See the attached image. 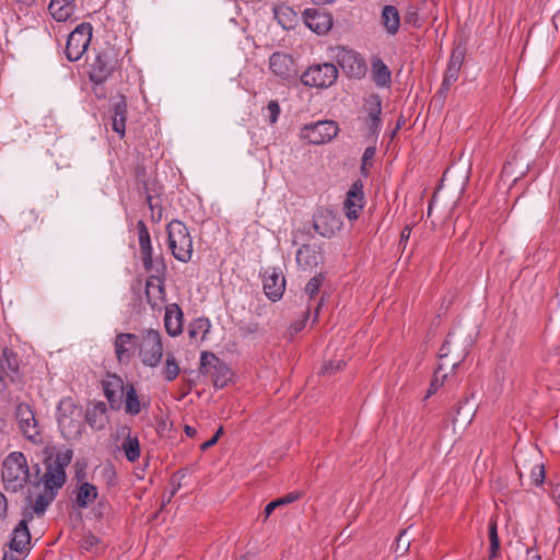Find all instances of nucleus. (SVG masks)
Wrapping results in <instances>:
<instances>
[{
    "instance_id": "obj_1",
    "label": "nucleus",
    "mask_w": 560,
    "mask_h": 560,
    "mask_svg": "<svg viewBox=\"0 0 560 560\" xmlns=\"http://www.w3.org/2000/svg\"><path fill=\"white\" fill-rule=\"evenodd\" d=\"M45 457L43 459L44 472L35 481L37 485H43L45 489L57 491L63 487L67 480L66 468L70 465L73 451L63 447L58 451L46 448Z\"/></svg>"
},
{
    "instance_id": "obj_2",
    "label": "nucleus",
    "mask_w": 560,
    "mask_h": 560,
    "mask_svg": "<svg viewBox=\"0 0 560 560\" xmlns=\"http://www.w3.org/2000/svg\"><path fill=\"white\" fill-rule=\"evenodd\" d=\"M4 489L15 493L24 488L30 480V468L22 452H11L2 463L1 470Z\"/></svg>"
},
{
    "instance_id": "obj_3",
    "label": "nucleus",
    "mask_w": 560,
    "mask_h": 560,
    "mask_svg": "<svg viewBox=\"0 0 560 560\" xmlns=\"http://www.w3.org/2000/svg\"><path fill=\"white\" fill-rule=\"evenodd\" d=\"M84 412L70 397L62 398L57 407V422L61 435L67 440H77L84 428Z\"/></svg>"
},
{
    "instance_id": "obj_4",
    "label": "nucleus",
    "mask_w": 560,
    "mask_h": 560,
    "mask_svg": "<svg viewBox=\"0 0 560 560\" xmlns=\"http://www.w3.org/2000/svg\"><path fill=\"white\" fill-rule=\"evenodd\" d=\"M121 63L120 52L114 46L106 44L95 55L90 63L89 79L101 85L117 70Z\"/></svg>"
},
{
    "instance_id": "obj_5",
    "label": "nucleus",
    "mask_w": 560,
    "mask_h": 560,
    "mask_svg": "<svg viewBox=\"0 0 560 560\" xmlns=\"http://www.w3.org/2000/svg\"><path fill=\"white\" fill-rule=\"evenodd\" d=\"M168 248L175 259L188 262L192 256V237L188 228L179 220L166 225Z\"/></svg>"
},
{
    "instance_id": "obj_6",
    "label": "nucleus",
    "mask_w": 560,
    "mask_h": 560,
    "mask_svg": "<svg viewBox=\"0 0 560 560\" xmlns=\"http://www.w3.org/2000/svg\"><path fill=\"white\" fill-rule=\"evenodd\" d=\"M138 355L145 366L155 368L160 364L163 355V345L158 330L147 329L142 337H139Z\"/></svg>"
},
{
    "instance_id": "obj_7",
    "label": "nucleus",
    "mask_w": 560,
    "mask_h": 560,
    "mask_svg": "<svg viewBox=\"0 0 560 560\" xmlns=\"http://www.w3.org/2000/svg\"><path fill=\"white\" fill-rule=\"evenodd\" d=\"M199 371L201 374L209 376L218 389L225 387L233 375L224 361L209 352L201 353Z\"/></svg>"
},
{
    "instance_id": "obj_8",
    "label": "nucleus",
    "mask_w": 560,
    "mask_h": 560,
    "mask_svg": "<svg viewBox=\"0 0 560 560\" xmlns=\"http://www.w3.org/2000/svg\"><path fill=\"white\" fill-rule=\"evenodd\" d=\"M338 78V69L334 63H316L310 66L301 75V82L305 86L316 89H327L331 86Z\"/></svg>"
},
{
    "instance_id": "obj_9",
    "label": "nucleus",
    "mask_w": 560,
    "mask_h": 560,
    "mask_svg": "<svg viewBox=\"0 0 560 560\" xmlns=\"http://www.w3.org/2000/svg\"><path fill=\"white\" fill-rule=\"evenodd\" d=\"M92 31L91 23L83 22L69 34L65 50L69 61H78L83 56L91 43Z\"/></svg>"
},
{
    "instance_id": "obj_10",
    "label": "nucleus",
    "mask_w": 560,
    "mask_h": 560,
    "mask_svg": "<svg viewBox=\"0 0 560 560\" xmlns=\"http://www.w3.org/2000/svg\"><path fill=\"white\" fill-rule=\"evenodd\" d=\"M339 131L338 125L332 120H318L306 124L301 128V139L311 144H324L331 141Z\"/></svg>"
},
{
    "instance_id": "obj_11",
    "label": "nucleus",
    "mask_w": 560,
    "mask_h": 560,
    "mask_svg": "<svg viewBox=\"0 0 560 560\" xmlns=\"http://www.w3.org/2000/svg\"><path fill=\"white\" fill-rule=\"evenodd\" d=\"M137 231L141 259L145 271L164 273L165 265L162 261L153 260L151 236L143 220L137 222Z\"/></svg>"
},
{
    "instance_id": "obj_12",
    "label": "nucleus",
    "mask_w": 560,
    "mask_h": 560,
    "mask_svg": "<svg viewBox=\"0 0 560 560\" xmlns=\"http://www.w3.org/2000/svg\"><path fill=\"white\" fill-rule=\"evenodd\" d=\"M269 70L282 83L294 81L298 75V66L293 57L282 51H276L269 57Z\"/></svg>"
},
{
    "instance_id": "obj_13",
    "label": "nucleus",
    "mask_w": 560,
    "mask_h": 560,
    "mask_svg": "<svg viewBox=\"0 0 560 560\" xmlns=\"http://www.w3.org/2000/svg\"><path fill=\"white\" fill-rule=\"evenodd\" d=\"M336 58L338 65L348 77L361 79L365 75L368 70L366 62L359 52L341 48L338 50Z\"/></svg>"
},
{
    "instance_id": "obj_14",
    "label": "nucleus",
    "mask_w": 560,
    "mask_h": 560,
    "mask_svg": "<svg viewBox=\"0 0 560 560\" xmlns=\"http://www.w3.org/2000/svg\"><path fill=\"white\" fill-rule=\"evenodd\" d=\"M102 388L112 410H120L124 404V396L127 392V384L117 374H108L102 381Z\"/></svg>"
},
{
    "instance_id": "obj_15",
    "label": "nucleus",
    "mask_w": 560,
    "mask_h": 560,
    "mask_svg": "<svg viewBox=\"0 0 560 560\" xmlns=\"http://www.w3.org/2000/svg\"><path fill=\"white\" fill-rule=\"evenodd\" d=\"M24 518L21 520L11 533L8 548L16 553H28L31 550V533L27 522L33 518L32 512H24Z\"/></svg>"
},
{
    "instance_id": "obj_16",
    "label": "nucleus",
    "mask_w": 560,
    "mask_h": 560,
    "mask_svg": "<svg viewBox=\"0 0 560 560\" xmlns=\"http://www.w3.org/2000/svg\"><path fill=\"white\" fill-rule=\"evenodd\" d=\"M139 346V336L131 332H119L114 340V350L120 364L130 363Z\"/></svg>"
},
{
    "instance_id": "obj_17",
    "label": "nucleus",
    "mask_w": 560,
    "mask_h": 560,
    "mask_svg": "<svg viewBox=\"0 0 560 560\" xmlns=\"http://www.w3.org/2000/svg\"><path fill=\"white\" fill-rule=\"evenodd\" d=\"M302 16L304 24L318 35L326 34L334 24L332 15L323 9H305Z\"/></svg>"
},
{
    "instance_id": "obj_18",
    "label": "nucleus",
    "mask_w": 560,
    "mask_h": 560,
    "mask_svg": "<svg viewBox=\"0 0 560 560\" xmlns=\"http://www.w3.org/2000/svg\"><path fill=\"white\" fill-rule=\"evenodd\" d=\"M364 207V192H363V184L360 179L355 180L349 191L347 192V197L343 201V210L346 217L353 221L357 220L360 215L361 210Z\"/></svg>"
},
{
    "instance_id": "obj_19",
    "label": "nucleus",
    "mask_w": 560,
    "mask_h": 560,
    "mask_svg": "<svg viewBox=\"0 0 560 560\" xmlns=\"http://www.w3.org/2000/svg\"><path fill=\"white\" fill-rule=\"evenodd\" d=\"M340 226L339 219L328 209L319 210L313 215V228L323 237H332Z\"/></svg>"
},
{
    "instance_id": "obj_20",
    "label": "nucleus",
    "mask_w": 560,
    "mask_h": 560,
    "mask_svg": "<svg viewBox=\"0 0 560 560\" xmlns=\"http://www.w3.org/2000/svg\"><path fill=\"white\" fill-rule=\"evenodd\" d=\"M162 273H152L145 282V296L147 302L150 304V306L155 308H161L162 304L165 300V287H164V280L161 278Z\"/></svg>"
},
{
    "instance_id": "obj_21",
    "label": "nucleus",
    "mask_w": 560,
    "mask_h": 560,
    "mask_svg": "<svg viewBox=\"0 0 560 560\" xmlns=\"http://www.w3.org/2000/svg\"><path fill=\"white\" fill-rule=\"evenodd\" d=\"M16 417L19 419V425L24 436L30 441H36L39 436V430L37 428V421L35 415L28 405L20 404L16 407Z\"/></svg>"
},
{
    "instance_id": "obj_22",
    "label": "nucleus",
    "mask_w": 560,
    "mask_h": 560,
    "mask_svg": "<svg viewBox=\"0 0 560 560\" xmlns=\"http://www.w3.org/2000/svg\"><path fill=\"white\" fill-rule=\"evenodd\" d=\"M285 289V279L282 272L272 268L271 271H266L264 277V292L272 302L279 301Z\"/></svg>"
},
{
    "instance_id": "obj_23",
    "label": "nucleus",
    "mask_w": 560,
    "mask_h": 560,
    "mask_svg": "<svg viewBox=\"0 0 560 560\" xmlns=\"http://www.w3.org/2000/svg\"><path fill=\"white\" fill-rule=\"evenodd\" d=\"M118 432L122 435L119 450L124 453L128 462L136 463L141 456V447L138 435L132 433L128 425L120 427Z\"/></svg>"
},
{
    "instance_id": "obj_24",
    "label": "nucleus",
    "mask_w": 560,
    "mask_h": 560,
    "mask_svg": "<svg viewBox=\"0 0 560 560\" xmlns=\"http://www.w3.org/2000/svg\"><path fill=\"white\" fill-rule=\"evenodd\" d=\"M84 420L94 431H102L109 422L107 406L104 401L93 402L84 412Z\"/></svg>"
},
{
    "instance_id": "obj_25",
    "label": "nucleus",
    "mask_w": 560,
    "mask_h": 560,
    "mask_svg": "<svg viewBox=\"0 0 560 560\" xmlns=\"http://www.w3.org/2000/svg\"><path fill=\"white\" fill-rule=\"evenodd\" d=\"M323 259L322 248L310 244L302 245L295 254L296 264L302 270L317 267L323 262Z\"/></svg>"
},
{
    "instance_id": "obj_26",
    "label": "nucleus",
    "mask_w": 560,
    "mask_h": 560,
    "mask_svg": "<svg viewBox=\"0 0 560 560\" xmlns=\"http://www.w3.org/2000/svg\"><path fill=\"white\" fill-rule=\"evenodd\" d=\"M364 109L368 113L366 127L372 135H376L381 127L382 101L377 94H372L365 100Z\"/></svg>"
},
{
    "instance_id": "obj_27",
    "label": "nucleus",
    "mask_w": 560,
    "mask_h": 560,
    "mask_svg": "<svg viewBox=\"0 0 560 560\" xmlns=\"http://www.w3.org/2000/svg\"><path fill=\"white\" fill-rule=\"evenodd\" d=\"M127 107V100L124 95H119L112 107V128L120 139L125 137L126 132Z\"/></svg>"
},
{
    "instance_id": "obj_28",
    "label": "nucleus",
    "mask_w": 560,
    "mask_h": 560,
    "mask_svg": "<svg viewBox=\"0 0 560 560\" xmlns=\"http://www.w3.org/2000/svg\"><path fill=\"white\" fill-rule=\"evenodd\" d=\"M463 59L464 56L460 51L452 52L442 85L440 88V93L446 94L450 91L451 86L457 81Z\"/></svg>"
},
{
    "instance_id": "obj_29",
    "label": "nucleus",
    "mask_w": 560,
    "mask_h": 560,
    "mask_svg": "<svg viewBox=\"0 0 560 560\" xmlns=\"http://www.w3.org/2000/svg\"><path fill=\"white\" fill-rule=\"evenodd\" d=\"M164 326L166 332L176 337L183 331V311L178 304L173 303L165 307Z\"/></svg>"
},
{
    "instance_id": "obj_30",
    "label": "nucleus",
    "mask_w": 560,
    "mask_h": 560,
    "mask_svg": "<svg viewBox=\"0 0 560 560\" xmlns=\"http://www.w3.org/2000/svg\"><path fill=\"white\" fill-rule=\"evenodd\" d=\"M57 493V491L44 488L43 492H40L34 500L32 497L27 498L28 504L24 512H32V514L35 513L37 515H43L50 503L56 499Z\"/></svg>"
},
{
    "instance_id": "obj_31",
    "label": "nucleus",
    "mask_w": 560,
    "mask_h": 560,
    "mask_svg": "<svg viewBox=\"0 0 560 560\" xmlns=\"http://www.w3.org/2000/svg\"><path fill=\"white\" fill-rule=\"evenodd\" d=\"M74 2L75 0H50L49 13L57 22H65L74 13Z\"/></svg>"
},
{
    "instance_id": "obj_32",
    "label": "nucleus",
    "mask_w": 560,
    "mask_h": 560,
    "mask_svg": "<svg viewBox=\"0 0 560 560\" xmlns=\"http://www.w3.org/2000/svg\"><path fill=\"white\" fill-rule=\"evenodd\" d=\"M381 23L389 35H396L400 26L399 11L394 5H385L381 14Z\"/></svg>"
},
{
    "instance_id": "obj_33",
    "label": "nucleus",
    "mask_w": 560,
    "mask_h": 560,
    "mask_svg": "<svg viewBox=\"0 0 560 560\" xmlns=\"http://www.w3.org/2000/svg\"><path fill=\"white\" fill-rule=\"evenodd\" d=\"M98 495L97 488L90 482H81L75 491V504L80 509H86Z\"/></svg>"
},
{
    "instance_id": "obj_34",
    "label": "nucleus",
    "mask_w": 560,
    "mask_h": 560,
    "mask_svg": "<svg viewBox=\"0 0 560 560\" xmlns=\"http://www.w3.org/2000/svg\"><path fill=\"white\" fill-rule=\"evenodd\" d=\"M372 78L376 86L389 88L392 73L383 60L376 59L372 62Z\"/></svg>"
},
{
    "instance_id": "obj_35",
    "label": "nucleus",
    "mask_w": 560,
    "mask_h": 560,
    "mask_svg": "<svg viewBox=\"0 0 560 560\" xmlns=\"http://www.w3.org/2000/svg\"><path fill=\"white\" fill-rule=\"evenodd\" d=\"M275 19L284 30H292L298 22V15L293 9L288 5L280 4L273 9Z\"/></svg>"
},
{
    "instance_id": "obj_36",
    "label": "nucleus",
    "mask_w": 560,
    "mask_h": 560,
    "mask_svg": "<svg viewBox=\"0 0 560 560\" xmlns=\"http://www.w3.org/2000/svg\"><path fill=\"white\" fill-rule=\"evenodd\" d=\"M125 411L129 416H137L141 411V402L132 383H127V392L125 394Z\"/></svg>"
},
{
    "instance_id": "obj_37",
    "label": "nucleus",
    "mask_w": 560,
    "mask_h": 560,
    "mask_svg": "<svg viewBox=\"0 0 560 560\" xmlns=\"http://www.w3.org/2000/svg\"><path fill=\"white\" fill-rule=\"evenodd\" d=\"M304 495L303 491H291L287 494L269 502L264 510L265 520L277 509L283 505L291 504L298 500H300Z\"/></svg>"
},
{
    "instance_id": "obj_38",
    "label": "nucleus",
    "mask_w": 560,
    "mask_h": 560,
    "mask_svg": "<svg viewBox=\"0 0 560 560\" xmlns=\"http://www.w3.org/2000/svg\"><path fill=\"white\" fill-rule=\"evenodd\" d=\"M0 366H3L4 370L8 372V376L11 374V377L13 378V375L18 373L20 368L18 354L13 350L4 348L2 351Z\"/></svg>"
},
{
    "instance_id": "obj_39",
    "label": "nucleus",
    "mask_w": 560,
    "mask_h": 560,
    "mask_svg": "<svg viewBox=\"0 0 560 560\" xmlns=\"http://www.w3.org/2000/svg\"><path fill=\"white\" fill-rule=\"evenodd\" d=\"M210 322L207 318H197L188 326V335L191 339H196L201 335V339H205L209 332Z\"/></svg>"
},
{
    "instance_id": "obj_40",
    "label": "nucleus",
    "mask_w": 560,
    "mask_h": 560,
    "mask_svg": "<svg viewBox=\"0 0 560 560\" xmlns=\"http://www.w3.org/2000/svg\"><path fill=\"white\" fill-rule=\"evenodd\" d=\"M488 535L490 541V558H497L500 550V540L498 536V524L494 518H491L489 522Z\"/></svg>"
},
{
    "instance_id": "obj_41",
    "label": "nucleus",
    "mask_w": 560,
    "mask_h": 560,
    "mask_svg": "<svg viewBox=\"0 0 560 560\" xmlns=\"http://www.w3.org/2000/svg\"><path fill=\"white\" fill-rule=\"evenodd\" d=\"M179 372L180 369L176 361V358L174 357V354L168 353L166 355L165 366L163 369L164 380L167 382H173L178 376Z\"/></svg>"
},
{
    "instance_id": "obj_42",
    "label": "nucleus",
    "mask_w": 560,
    "mask_h": 560,
    "mask_svg": "<svg viewBox=\"0 0 560 560\" xmlns=\"http://www.w3.org/2000/svg\"><path fill=\"white\" fill-rule=\"evenodd\" d=\"M446 378L447 373H443V364H439V366L433 373V377L431 380L427 397H430L431 395L435 394L438 389L444 385Z\"/></svg>"
},
{
    "instance_id": "obj_43",
    "label": "nucleus",
    "mask_w": 560,
    "mask_h": 560,
    "mask_svg": "<svg viewBox=\"0 0 560 560\" xmlns=\"http://www.w3.org/2000/svg\"><path fill=\"white\" fill-rule=\"evenodd\" d=\"M100 544H101L100 538L97 536L93 535L92 533H89L83 536L80 546L85 551L96 553L98 550Z\"/></svg>"
},
{
    "instance_id": "obj_44",
    "label": "nucleus",
    "mask_w": 560,
    "mask_h": 560,
    "mask_svg": "<svg viewBox=\"0 0 560 560\" xmlns=\"http://www.w3.org/2000/svg\"><path fill=\"white\" fill-rule=\"evenodd\" d=\"M145 201L151 210L152 220L155 222H160L163 215V208L158 202H153V197L149 192V190L145 191Z\"/></svg>"
},
{
    "instance_id": "obj_45",
    "label": "nucleus",
    "mask_w": 560,
    "mask_h": 560,
    "mask_svg": "<svg viewBox=\"0 0 560 560\" xmlns=\"http://www.w3.org/2000/svg\"><path fill=\"white\" fill-rule=\"evenodd\" d=\"M135 177H136V180L138 182V184L142 185V189L144 191H148L149 190V184H148L149 174H148V170H147L145 165L140 164V163L136 165Z\"/></svg>"
},
{
    "instance_id": "obj_46",
    "label": "nucleus",
    "mask_w": 560,
    "mask_h": 560,
    "mask_svg": "<svg viewBox=\"0 0 560 560\" xmlns=\"http://www.w3.org/2000/svg\"><path fill=\"white\" fill-rule=\"evenodd\" d=\"M322 283V275L315 276L308 280V282L305 285V293L310 296V299H313L318 293Z\"/></svg>"
},
{
    "instance_id": "obj_47",
    "label": "nucleus",
    "mask_w": 560,
    "mask_h": 560,
    "mask_svg": "<svg viewBox=\"0 0 560 560\" xmlns=\"http://www.w3.org/2000/svg\"><path fill=\"white\" fill-rule=\"evenodd\" d=\"M267 112L269 114L270 124H276L281 112L278 101H270L267 105Z\"/></svg>"
},
{
    "instance_id": "obj_48",
    "label": "nucleus",
    "mask_w": 560,
    "mask_h": 560,
    "mask_svg": "<svg viewBox=\"0 0 560 560\" xmlns=\"http://www.w3.org/2000/svg\"><path fill=\"white\" fill-rule=\"evenodd\" d=\"M532 480L535 486H541L545 480V468L542 465L534 466L532 470Z\"/></svg>"
},
{
    "instance_id": "obj_49",
    "label": "nucleus",
    "mask_w": 560,
    "mask_h": 560,
    "mask_svg": "<svg viewBox=\"0 0 560 560\" xmlns=\"http://www.w3.org/2000/svg\"><path fill=\"white\" fill-rule=\"evenodd\" d=\"M308 315H310V310L307 308L304 313H303V318L300 319V320H296L294 322L293 324H291L289 330H290V334L293 336L300 331H302L305 327V324L308 319Z\"/></svg>"
},
{
    "instance_id": "obj_50",
    "label": "nucleus",
    "mask_w": 560,
    "mask_h": 560,
    "mask_svg": "<svg viewBox=\"0 0 560 560\" xmlns=\"http://www.w3.org/2000/svg\"><path fill=\"white\" fill-rule=\"evenodd\" d=\"M407 529L402 530L396 539V551L406 552L410 547V539H405Z\"/></svg>"
},
{
    "instance_id": "obj_51",
    "label": "nucleus",
    "mask_w": 560,
    "mask_h": 560,
    "mask_svg": "<svg viewBox=\"0 0 560 560\" xmlns=\"http://www.w3.org/2000/svg\"><path fill=\"white\" fill-rule=\"evenodd\" d=\"M376 149L374 147H368L365 148L363 155H362V164L361 170L362 172H365L368 164L371 160L375 156Z\"/></svg>"
},
{
    "instance_id": "obj_52",
    "label": "nucleus",
    "mask_w": 560,
    "mask_h": 560,
    "mask_svg": "<svg viewBox=\"0 0 560 560\" xmlns=\"http://www.w3.org/2000/svg\"><path fill=\"white\" fill-rule=\"evenodd\" d=\"M342 364H343V362L341 360H339V361H330V362L326 363L323 366L320 373H323V374H325V373L332 374V373L337 372L338 370H340Z\"/></svg>"
},
{
    "instance_id": "obj_53",
    "label": "nucleus",
    "mask_w": 560,
    "mask_h": 560,
    "mask_svg": "<svg viewBox=\"0 0 560 560\" xmlns=\"http://www.w3.org/2000/svg\"><path fill=\"white\" fill-rule=\"evenodd\" d=\"M222 433H223V428H222V427H220V428L218 429V431L214 433V435H213L210 440H208V441L203 442V443L200 445V448H201L202 451H206V450H208V448L212 447L213 445H215V444H217V442H218V440H219V438L221 436V434H222Z\"/></svg>"
},
{
    "instance_id": "obj_54",
    "label": "nucleus",
    "mask_w": 560,
    "mask_h": 560,
    "mask_svg": "<svg viewBox=\"0 0 560 560\" xmlns=\"http://www.w3.org/2000/svg\"><path fill=\"white\" fill-rule=\"evenodd\" d=\"M451 334H448L442 347L440 348L439 357L441 360L446 358L451 352Z\"/></svg>"
},
{
    "instance_id": "obj_55",
    "label": "nucleus",
    "mask_w": 560,
    "mask_h": 560,
    "mask_svg": "<svg viewBox=\"0 0 560 560\" xmlns=\"http://www.w3.org/2000/svg\"><path fill=\"white\" fill-rule=\"evenodd\" d=\"M26 556V553H16L14 550L8 548V550L3 551L2 560H23Z\"/></svg>"
},
{
    "instance_id": "obj_56",
    "label": "nucleus",
    "mask_w": 560,
    "mask_h": 560,
    "mask_svg": "<svg viewBox=\"0 0 560 560\" xmlns=\"http://www.w3.org/2000/svg\"><path fill=\"white\" fill-rule=\"evenodd\" d=\"M410 235H411V226L406 225L400 233L399 246H402L405 248L410 238Z\"/></svg>"
},
{
    "instance_id": "obj_57",
    "label": "nucleus",
    "mask_w": 560,
    "mask_h": 560,
    "mask_svg": "<svg viewBox=\"0 0 560 560\" xmlns=\"http://www.w3.org/2000/svg\"><path fill=\"white\" fill-rule=\"evenodd\" d=\"M7 377L8 372L4 370L3 366H0V393L3 392L8 386Z\"/></svg>"
},
{
    "instance_id": "obj_58",
    "label": "nucleus",
    "mask_w": 560,
    "mask_h": 560,
    "mask_svg": "<svg viewBox=\"0 0 560 560\" xmlns=\"http://www.w3.org/2000/svg\"><path fill=\"white\" fill-rule=\"evenodd\" d=\"M5 513H7V499L0 492V520L5 516Z\"/></svg>"
},
{
    "instance_id": "obj_59",
    "label": "nucleus",
    "mask_w": 560,
    "mask_h": 560,
    "mask_svg": "<svg viewBox=\"0 0 560 560\" xmlns=\"http://www.w3.org/2000/svg\"><path fill=\"white\" fill-rule=\"evenodd\" d=\"M106 508H107L106 502L100 501L98 504H97V509H96L95 515L97 517H102L104 515V512H105Z\"/></svg>"
},
{
    "instance_id": "obj_60",
    "label": "nucleus",
    "mask_w": 560,
    "mask_h": 560,
    "mask_svg": "<svg viewBox=\"0 0 560 560\" xmlns=\"http://www.w3.org/2000/svg\"><path fill=\"white\" fill-rule=\"evenodd\" d=\"M526 560H541V558L536 551L527 550Z\"/></svg>"
},
{
    "instance_id": "obj_61",
    "label": "nucleus",
    "mask_w": 560,
    "mask_h": 560,
    "mask_svg": "<svg viewBox=\"0 0 560 560\" xmlns=\"http://www.w3.org/2000/svg\"><path fill=\"white\" fill-rule=\"evenodd\" d=\"M184 431L189 438H194L197 434V430L190 425H185Z\"/></svg>"
},
{
    "instance_id": "obj_62",
    "label": "nucleus",
    "mask_w": 560,
    "mask_h": 560,
    "mask_svg": "<svg viewBox=\"0 0 560 560\" xmlns=\"http://www.w3.org/2000/svg\"><path fill=\"white\" fill-rule=\"evenodd\" d=\"M255 556L253 553L246 552L244 555H240L234 560H254Z\"/></svg>"
},
{
    "instance_id": "obj_63",
    "label": "nucleus",
    "mask_w": 560,
    "mask_h": 560,
    "mask_svg": "<svg viewBox=\"0 0 560 560\" xmlns=\"http://www.w3.org/2000/svg\"><path fill=\"white\" fill-rule=\"evenodd\" d=\"M312 2H314L315 4H327V3H332L335 0H311Z\"/></svg>"
},
{
    "instance_id": "obj_64",
    "label": "nucleus",
    "mask_w": 560,
    "mask_h": 560,
    "mask_svg": "<svg viewBox=\"0 0 560 560\" xmlns=\"http://www.w3.org/2000/svg\"><path fill=\"white\" fill-rule=\"evenodd\" d=\"M460 364V361H457V362H454L452 364V370H456L458 368V365Z\"/></svg>"
}]
</instances>
